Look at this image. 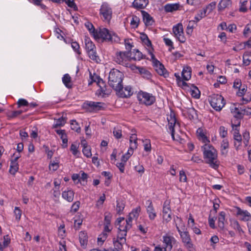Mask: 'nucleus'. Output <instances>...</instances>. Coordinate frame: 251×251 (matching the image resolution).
I'll list each match as a JSON object with an SVG mask.
<instances>
[{"mask_svg": "<svg viewBox=\"0 0 251 251\" xmlns=\"http://www.w3.org/2000/svg\"><path fill=\"white\" fill-rule=\"evenodd\" d=\"M137 147V142H136V139H134V142H133V144H131L130 146V147L127 151V152L126 154L129 155L130 157L133 153V151L134 149H136Z\"/></svg>", "mask_w": 251, "mask_h": 251, "instance_id": "51", "label": "nucleus"}, {"mask_svg": "<svg viewBox=\"0 0 251 251\" xmlns=\"http://www.w3.org/2000/svg\"><path fill=\"white\" fill-rule=\"evenodd\" d=\"M149 3V0H134L132 3V6L137 9H144Z\"/></svg>", "mask_w": 251, "mask_h": 251, "instance_id": "22", "label": "nucleus"}, {"mask_svg": "<svg viewBox=\"0 0 251 251\" xmlns=\"http://www.w3.org/2000/svg\"><path fill=\"white\" fill-rule=\"evenodd\" d=\"M66 122V121L65 118L63 117L59 118L56 120V123L53 125V127L57 128L59 126H62L65 124Z\"/></svg>", "mask_w": 251, "mask_h": 251, "instance_id": "42", "label": "nucleus"}, {"mask_svg": "<svg viewBox=\"0 0 251 251\" xmlns=\"http://www.w3.org/2000/svg\"><path fill=\"white\" fill-rule=\"evenodd\" d=\"M234 139V146L236 151H238L241 149L242 142V136L235 137L233 138Z\"/></svg>", "mask_w": 251, "mask_h": 251, "instance_id": "35", "label": "nucleus"}, {"mask_svg": "<svg viewBox=\"0 0 251 251\" xmlns=\"http://www.w3.org/2000/svg\"><path fill=\"white\" fill-rule=\"evenodd\" d=\"M242 118L234 117L231 121V126H240Z\"/></svg>", "mask_w": 251, "mask_h": 251, "instance_id": "56", "label": "nucleus"}, {"mask_svg": "<svg viewBox=\"0 0 251 251\" xmlns=\"http://www.w3.org/2000/svg\"><path fill=\"white\" fill-rule=\"evenodd\" d=\"M138 100L146 105H151L155 101V97L147 92H141L138 95Z\"/></svg>", "mask_w": 251, "mask_h": 251, "instance_id": "9", "label": "nucleus"}, {"mask_svg": "<svg viewBox=\"0 0 251 251\" xmlns=\"http://www.w3.org/2000/svg\"><path fill=\"white\" fill-rule=\"evenodd\" d=\"M179 3L167 4L164 6V10L167 12H172L179 9Z\"/></svg>", "mask_w": 251, "mask_h": 251, "instance_id": "26", "label": "nucleus"}, {"mask_svg": "<svg viewBox=\"0 0 251 251\" xmlns=\"http://www.w3.org/2000/svg\"><path fill=\"white\" fill-rule=\"evenodd\" d=\"M74 192L72 190L64 191L62 192V197L69 202H72L74 200Z\"/></svg>", "mask_w": 251, "mask_h": 251, "instance_id": "27", "label": "nucleus"}, {"mask_svg": "<svg viewBox=\"0 0 251 251\" xmlns=\"http://www.w3.org/2000/svg\"><path fill=\"white\" fill-rule=\"evenodd\" d=\"M143 21L146 26L152 25L154 23L152 17L146 11L142 10Z\"/></svg>", "mask_w": 251, "mask_h": 251, "instance_id": "21", "label": "nucleus"}, {"mask_svg": "<svg viewBox=\"0 0 251 251\" xmlns=\"http://www.w3.org/2000/svg\"><path fill=\"white\" fill-rule=\"evenodd\" d=\"M113 133L114 137L117 139H120L122 136V130L118 128L114 127Z\"/></svg>", "mask_w": 251, "mask_h": 251, "instance_id": "61", "label": "nucleus"}, {"mask_svg": "<svg viewBox=\"0 0 251 251\" xmlns=\"http://www.w3.org/2000/svg\"><path fill=\"white\" fill-rule=\"evenodd\" d=\"M97 36H94L95 39H101L105 41L116 42V39H119L118 37L114 34L112 35L110 31L105 28H100L99 30L97 31Z\"/></svg>", "mask_w": 251, "mask_h": 251, "instance_id": "6", "label": "nucleus"}, {"mask_svg": "<svg viewBox=\"0 0 251 251\" xmlns=\"http://www.w3.org/2000/svg\"><path fill=\"white\" fill-rule=\"evenodd\" d=\"M59 162L58 160L50 161L49 165L50 170H52V171H56L59 168Z\"/></svg>", "mask_w": 251, "mask_h": 251, "instance_id": "45", "label": "nucleus"}, {"mask_svg": "<svg viewBox=\"0 0 251 251\" xmlns=\"http://www.w3.org/2000/svg\"><path fill=\"white\" fill-rule=\"evenodd\" d=\"M231 112L234 114V117L242 118L244 115L246 110L245 109H239L235 107L234 109H232Z\"/></svg>", "mask_w": 251, "mask_h": 251, "instance_id": "30", "label": "nucleus"}, {"mask_svg": "<svg viewBox=\"0 0 251 251\" xmlns=\"http://www.w3.org/2000/svg\"><path fill=\"white\" fill-rule=\"evenodd\" d=\"M236 216L239 219L243 221L251 220V215L247 210H243L239 207H236Z\"/></svg>", "mask_w": 251, "mask_h": 251, "instance_id": "13", "label": "nucleus"}, {"mask_svg": "<svg viewBox=\"0 0 251 251\" xmlns=\"http://www.w3.org/2000/svg\"><path fill=\"white\" fill-rule=\"evenodd\" d=\"M170 119L168 118V123H169V128L171 131H175L174 127L176 125V119L174 115L172 116V114L170 115Z\"/></svg>", "mask_w": 251, "mask_h": 251, "instance_id": "33", "label": "nucleus"}, {"mask_svg": "<svg viewBox=\"0 0 251 251\" xmlns=\"http://www.w3.org/2000/svg\"><path fill=\"white\" fill-rule=\"evenodd\" d=\"M198 139L205 144H209L210 141L204 133L203 130L201 128H199L197 130Z\"/></svg>", "mask_w": 251, "mask_h": 251, "instance_id": "23", "label": "nucleus"}, {"mask_svg": "<svg viewBox=\"0 0 251 251\" xmlns=\"http://www.w3.org/2000/svg\"><path fill=\"white\" fill-rule=\"evenodd\" d=\"M84 104L86 108V106H88L93 110H100L103 109L102 105H104V103L100 102L87 101L84 103Z\"/></svg>", "mask_w": 251, "mask_h": 251, "instance_id": "20", "label": "nucleus"}, {"mask_svg": "<svg viewBox=\"0 0 251 251\" xmlns=\"http://www.w3.org/2000/svg\"><path fill=\"white\" fill-rule=\"evenodd\" d=\"M112 215L110 213L106 212L104 213V224L110 225Z\"/></svg>", "mask_w": 251, "mask_h": 251, "instance_id": "58", "label": "nucleus"}, {"mask_svg": "<svg viewBox=\"0 0 251 251\" xmlns=\"http://www.w3.org/2000/svg\"><path fill=\"white\" fill-rule=\"evenodd\" d=\"M203 158L206 163L211 168L216 170L218 168L220 162L218 160V154L216 150L209 144H205L202 147Z\"/></svg>", "mask_w": 251, "mask_h": 251, "instance_id": "1", "label": "nucleus"}, {"mask_svg": "<svg viewBox=\"0 0 251 251\" xmlns=\"http://www.w3.org/2000/svg\"><path fill=\"white\" fill-rule=\"evenodd\" d=\"M219 134L222 138H225L227 135V129L224 126H221L219 128Z\"/></svg>", "mask_w": 251, "mask_h": 251, "instance_id": "57", "label": "nucleus"}, {"mask_svg": "<svg viewBox=\"0 0 251 251\" xmlns=\"http://www.w3.org/2000/svg\"><path fill=\"white\" fill-rule=\"evenodd\" d=\"M231 4V0H221L218 4V9L219 10H223L230 6Z\"/></svg>", "mask_w": 251, "mask_h": 251, "instance_id": "28", "label": "nucleus"}, {"mask_svg": "<svg viewBox=\"0 0 251 251\" xmlns=\"http://www.w3.org/2000/svg\"><path fill=\"white\" fill-rule=\"evenodd\" d=\"M144 142V150L146 151L149 152L151 151V144L150 139H146L143 141Z\"/></svg>", "mask_w": 251, "mask_h": 251, "instance_id": "52", "label": "nucleus"}, {"mask_svg": "<svg viewBox=\"0 0 251 251\" xmlns=\"http://www.w3.org/2000/svg\"><path fill=\"white\" fill-rule=\"evenodd\" d=\"M148 52L151 56V58L156 72L159 75H163L165 77L168 76V74L167 73V71L165 68L164 65L155 58V55L153 54L151 50H148Z\"/></svg>", "mask_w": 251, "mask_h": 251, "instance_id": "8", "label": "nucleus"}, {"mask_svg": "<svg viewBox=\"0 0 251 251\" xmlns=\"http://www.w3.org/2000/svg\"><path fill=\"white\" fill-rule=\"evenodd\" d=\"M125 208V204L122 201H117L116 210L118 213H120Z\"/></svg>", "mask_w": 251, "mask_h": 251, "instance_id": "54", "label": "nucleus"}, {"mask_svg": "<svg viewBox=\"0 0 251 251\" xmlns=\"http://www.w3.org/2000/svg\"><path fill=\"white\" fill-rule=\"evenodd\" d=\"M85 50L87 52L89 51L92 50L93 49H96V47L94 44L92 42V41L88 38H86L85 39Z\"/></svg>", "mask_w": 251, "mask_h": 251, "instance_id": "34", "label": "nucleus"}, {"mask_svg": "<svg viewBox=\"0 0 251 251\" xmlns=\"http://www.w3.org/2000/svg\"><path fill=\"white\" fill-rule=\"evenodd\" d=\"M87 52L89 55V58L93 61L98 62L100 60L99 57L97 55L96 49H93L92 50H91V51H89Z\"/></svg>", "mask_w": 251, "mask_h": 251, "instance_id": "39", "label": "nucleus"}, {"mask_svg": "<svg viewBox=\"0 0 251 251\" xmlns=\"http://www.w3.org/2000/svg\"><path fill=\"white\" fill-rule=\"evenodd\" d=\"M205 16H206L205 11H203V10H201L199 11V13L198 14V15L195 16V20L197 23Z\"/></svg>", "mask_w": 251, "mask_h": 251, "instance_id": "63", "label": "nucleus"}, {"mask_svg": "<svg viewBox=\"0 0 251 251\" xmlns=\"http://www.w3.org/2000/svg\"><path fill=\"white\" fill-rule=\"evenodd\" d=\"M180 236L184 246L187 249L193 248V244L188 231H184Z\"/></svg>", "mask_w": 251, "mask_h": 251, "instance_id": "10", "label": "nucleus"}, {"mask_svg": "<svg viewBox=\"0 0 251 251\" xmlns=\"http://www.w3.org/2000/svg\"><path fill=\"white\" fill-rule=\"evenodd\" d=\"M83 154L87 157H90L92 156L90 148L88 146H84L82 149Z\"/></svg>", "mask_w": 251, "mask_h": 251, "instance_id": "59", "label": "nucleus"}, {"mask_svg": "<svg viewBox=\"0 0 251 251\" xmlns=\"http://www.w3.org/2000/svg\"><path fill=\"white\" fill-rule=\"evenodd\" d=\"M112 9L107 2H103L100 9V16L102 21L109 23L112 19Z\"/></svg>", "mask_w": 251, "mask_h": 251, "instance_id": "5", "label": "nucleus"}, {"mask_svg": "<svg viewBox=\"0 0 251 251\" xmlns=\"http://www.w3.org/2000/svg\"><path fill=\"white\" fill-rule=\"evenodd\" d=\"M20 157V155H17L14 159L11 161L9 172L12 175H14L19 170V164L17 160Z\"/></svg>", "mask_w": 251, "mask_h": 251, "instance_id": "18", "label": "nucleus"}, {"mask_svg": "<svg viewBox=\"0 0 251 251\" xmlns=\"http://www.w3.org/2000/svg\"><path fill=\"white\" fill-rule=\"evenodd\" d=\"M126 242H123L121 240H116L113 241L115 249L117 251H120V250H124V246H126V245L125 243Z\"/></svg>", "mask_w": 251, "mask_h": 251, "instance_id": "32", "label": "nucleus"}, {"mask_svg": "<svg viewBox=\"0 0 251 251\" xmlns=\"http://www.w3.org/2000/svg\"><path fill=\"white\" fill-rule=\"evenodd\" d=\"M185 115L191 120L196 119L198 117L197 110L193 107L187 108L185 111Z\"/></svg>", "mask_w": 251, "mask_h": 251, "instance_id": "25", "label": "nucleus"}, {"mask_svg": "<svg viewBox=\"0 0 251 251\" xmlns=\"http://www.w3.org/2000/svg\"><path fill=\"white\" fill-rule=\"evenodd\" d=\"M182 78L184 80H189L191 77V68L189 66H185L181 73Z\"/></svg>", "mask_w": 251, "mask_h": 251, "instance_id": "24", "label": "nucleus"}, {"mask_svg": "<svg viewBox=\"0 0 251 251\" xmlns=\"http://www.w3.org/2000/svg\"><path fill=\"white\" fill-rule=\"evenodd\" d=\"M173 32L179 41L181 43H184L185 41V38L183 35L182 25L181 24H178L173 27Z\"/></svg>", "mask_w": 251, "mask_h": 251, "instance_id": "11", "label": "nucleus"}, {"mask_svg": "<svg viewBox=\"0 0 251 251\" xmlns=\"http://www.w3.org/2000/svg\"><path fill=\"white\" fill-rule=\"evenodd\" d=\"M130 51H117L115 53L114 60L118 64L127 67L130 61Z\"/></svg>", "mask_w": 251, "mask_h": 251, "instance_id": "7", "label": "nucleus"}, {"mask_svg": "<svg viewBox=\"0 0 251 251\" xmlns=\"http://www.w3.org/2000/svg\"><path fill=\"white\" fill-rule=\"evenodd\" d=\"M116 92L119 96L121 98H128L133 94L132 88L129 86H126L124 88L122 85V87L120 90H116Z\"/></svg>", "mask_w": 251, "mask_h": 251, "instance_id": "15", "label": "nucleus"}, {"mask_svg": "<svg viewBox=\"0 0 251 251\" xmlns=\"http://www.w3.org/2000/svg\"><path fill=\"white\" fill-rule=\"evenodd\" d=\"M163 245L162 247L159 246L155 247L154 251H162L163 249L164 251H171L175 247L177 244L176 239L172 236L166 234L163 236Z\"/></svg>", "mask_w": 251, "mask_h": 251, "instance_id": "3", "label": "nucleus"}, {"mask_svg": "<svg viewBox=\"0 0 251 251\" xmlns=\"http://www.w3.org/2000/svg\"><path fill=\"white\" fill-rule=\"evenodd\" d=\"M30 2L33 3L34 5L39 6L42 9L45 10L47 6L41 3L42 0H28Z\"/></svg>", "mask_w": 251, "mask_h": 251, "instance_id": "55", "label": "nucleus"}, {"mask_svg": "<svg viewBox=\"0 0 251 251\" xmlns=\"http://www.w3.org/2000/svg\"><path fill=\"white\" fill-rule=\"evenodd\" d=\"M243 64L246 66H248L251 62V54L250 52H245L243 56Z\"/></svg>", "mask_w": 251, "mask_h": 251, "instance_id": "38", "label": "nucleus"}, {"mask_svg": "<svg viewBox=\"0 0 251 251\" xmlns=\"http://www.w3.org/2000/svg\"><path fill=\"white\" fill-rule=\"evenodd\" d=\"M62 81L66 87L70 88L72 87L71 78L69 74H65L62 78Z\"/></svg>", "mask_w": 251, "mask_h": 251, "instance_id": "36", "label": "nucleus"}, {"mask_svg": "<svg viewBox=\"0 0 251 251\" xmlns=\"http://www.w3.org/2000/svg\"><path fill=\"white\" fill-rule=\"evenodd\" d=\"M10 242V239L8 238V236H4L2 244L0 242V250H2L5 247H7Z\"/></svg>", "mask_w": 251, "mask_h": 251, "instance_id": "44", "label": "nucleus"}, {"mask_svg": "<svg viewBox=\"0 0 251 251\" xmlns=\"http://www.w3.org/2000/svg\"><path fill=\"white\" fill-rule=\"evenodd\" d=\"M146 204L148 205L146 207V211L148 214L149 218L150 220L151 221L154 220L157 215L154 208L152 201L151 200H148L146 201Z\"/></svg>", "mask_w": 251, "mask_h": 251, "instance_id": "14", "label": "nucleus"}, {"mask_svg": "<svg viewBox=\"0 0 251 251\" xmlns=\"http://www.w3.org/2000/svg\"><path fill=\"white\" fill-rule=\"evenodd\" d=\"M226 213L224 211H222L219 213L218 217V225L219 228L224 229L225 227Z\"/></svg>", "mask_w": 251, "mask_h": 251, "instance_id": "29", "label": "nucleus"}, {"mask_svg": "<svg viewBox=\"0 0 251 251\" xmlns=\"http://www.w3.org/2000/svg\"><path fill=\"white\" fill-rule=\"evenodd\" d=\"M90 77L91 80L88 83V85H91L93 82H97L98 85L100 87V91L102 93H104L105 90L102 87V85H100V82H102V84L104 85V81L103 80L100 78L99 75H96L95 74H94V75H92L91 73H90Z\"/></svg>", "mask_w": 251, "mask_h": 251, "instance_id": "16", "label": "nucleus"}, {"mask_svg": "<svg viewBox=\"0 0 251 251\" xmlns=\"http://www.w3.org/2000/svg\"><path fill=\"white\" fill-rule=\"evenodd\" d=\"M63 2L64 1L65 3L67 4V5L73 8L75 10H76L77 9V6L75 3L74 0H62Z\"/></svg>", "mask_w": 251, "mask_h": 251, "instance_id": "62", "label": "nucleus"}, {"mask_svg": "<svg viewBox=\"0 0 251 251\" xmlns=\"http://www.w3.org/2000/svg\"><path fill=\"white\" fill-rule=\"evenodd\" d=\"M193 89L191 90V94L192 97L198 99L200 97L201 93L198 88L193 85Z\"/></svg>", "mask_w": 251, "mask_h": 251, "instance_id": "46", "label": "nucleus"}, {"mask_svg": "<svg viewBox=\"0 0 251 251\" xmlns=\"http://www.w3.org/2000/svg\"><path fill=\"white\" fill-rule=\"evenodd\" d=\"M243 142L245 145V147H247L249 143V140L250 139V135L249 131L246 130L245 132L243 133Z\"/></svg>", "mask_w": 251, "mask_h": 251, "instance_id": "43", "label": "nucleus"}, {"mask_svg": "<svg viewBox=\"0 0 251 251\" xmlns=\"http://www.w3.org/2000/svg\"><path fill=\"white\" fill-rule=\"evenodd\" d=\"M71 129L75 130L76 132L79 133L81 131L80 127L79 126L76 120H72L71 123Z\"/></svg>", "mask_w": 251, "mask_h": 251, "instance_id": "47", "label": "nucleus"}, {"mask_svg": "<svg viewBox=\"0 0 251 251\" xmlns=\"http://www.w3.org/2000/svg\"><path fill=\"white\" fill-rule=\"evenodd\" d=\"M126 231H119L117 234V240H121L123 242H126Z\"/></svg>", "mask_w": 251, "mask_h": 251, "instance_id": "60", "label": "nucleus"}, {"mask_svg": "<svg viewBox=\"0 0 251 251\" xmlns=\"http://www.w3.org/2000/svg\"><path fill=\"white\" fill-rule=\"evenodd\" d=\"M22 113V110H18V111H13L9 112L7 114V116L9 119H13L17 117L19 115H20Z\"/></svg>", "mask_w": 251, "mask_h": 251, "instance_id": "49", "label": "nucleus"}, {"mask_svg": "<svg viewBox=\"0 0 251 251\" xmlns=\"http://www.w3.org/2000/svg\"><path fill=\"white\" fill-rule=\"evenodd\" d=\"M140 23V19L136 15H133L132 16V19L130 21V25L133 28H137Z\"/></svg>", "mask_w": 251, "mask_h": 251, "instance_id": "41", "label": "nucleus"}, {"mask_svg": "<svg viewBox=\"0 0 251 251\" xmlns=\"http://www.w3.org/2000/svg\"><path fill=\"white\" fill-rule=\"evenodd\" d=\"M119 225L118 229L121 231H126L131 227V224H126L125 222L124 218H119L117 220Z\"/></svg>", "mask_w": 251, "mask_h": 251, "instance_id": "17", "label": "nucleus"}, {"mask_svg": "<svg viewBox=\"0 0 251 251\" xmlns=\"http://www.w3.org/2000/svg\"><path fill=\"white\" fill-rule=\"evenodd\" d=\"M171 209L170 203L167 201H165L163 207V219L167 223L172 220Z\"/></svg>", "mask_w": 251, "mask_h": 251, "instance_id": "12", "label": "nucleus"}, {"mask_svg": "<svg viewBox=\"0 0 251 251\" xmlns=\"http://www.w3.org/2000/svg\"><path fill=\"white\" fill-rule=\"evenodd\" d=\"M124 74L118 70L112 69L109 75L108 83L115 91L120 90L122 87Z\"/></svg>", "mask_w": 251, "mask_h": 251, "instance_id": "2", "label": "nucleus"}, {"mask_svg": "<svg viewBox=\"0 0 251 251\" xmlns=\"http://www.w3.org/2000/svg\"><path fill=\"white\" fill-rule=\"evenodd\" d=\"M140 211L141 207L140 206H138L136 208L133 209V210L129 213V215L134 219H136L139 216Z\"/></svg>", "mask_w": 251, "mask_h": 251, "instance_id": "48", "label": "nucleus"}, {"mask_svg": "<svg viewBox=\"0 0 251 251\" xmlns=\"http://www.w3.org/2000/svg\"><path fill=\"white\" fill-rule=\"evenodd\" d=\"M197 22L195 20H192L189 21V24L187 27V33L189 34L190 32L191 33L192 32V30L195 27V25H196Z\"/></svg>", "mask_w": 251, "mask_h": 251, "instance_id": "53", "label": "nucleus"}, {"mask_svg": "<svg viewBox=\"0 0 251 251\" xmlns=\"http://www.w3.org/2000/svg\"><path fill=\"white\" fill-rule=\"evenodd\" d=\"M216 5L215 2H211L206 6V8L203 9V11H205L206 13L207 11H208V13H210L215 8Z\"/></svg>", "mask_w": 251, "mask_h": 251, "instance_id": "64", "label": "nucleus"}, {"mask_svg": "<svg viewBox=\"0 0 251 251\" xmlns=\"http://www.w3.org/2000/svg\"><path fill=\"white\" fill-rule=\"evenodd\" d=\"M209 101L211 106L215 110L219 111L225 105L224 98L220 95L213 94L209 97Z\"/></svg>", "mask_w": 251, "mask_h": 251, "instance_id": "4", "label": "nucleus"}, {"mask_svg": "<svg viewBox=\"0 0 251 251\" xmlns=\"http://www.w3.org/2000/svg\"><path fill=\"white\" fill-rule=\"evenodd\" d=\"M85 25L86 27V28L88 29L89 31L91 34H92L93 36H97V31L98 30L95 29L94 25L93 24L90 22H86L85 24Z\"/></svg>", "mask_w": 251, "mask_h": 251, "instance_id": "37", "label": "nucleus"}, {"mask_svg": "<svg viewBox=\"0 0 251 251\" xmlns=\"http://www.w3.org/2000/svg\"><path fill=\"white\" fill-rule=\"evenodd\" d=\"M79 241L81 246L84 247L87 243V236L86 233L84 231H81L79 234Z\"/></svg>", "mask_w": 251, "mask_h": 251, "instance_id": "31", "label": "nucleus"}, {"mask_svg": "<svg viewBox=\"0 0 251 251\" xmlns=\"http://www.w3.org/2000/svg\"><path fill=\"white\" fill-rule=\"evenodd\" d=\"M129 57L130 61L131 60L139 61L142 59L146 58L145 56L143 55L142 52L137 49L133 50L132 52L130 51V53H129Z\"/></svg>", "mask_w": 251, "mask_h": 251, "instance_id": "19", "label": "nucleus"}, {"mask_svg": "<svg viewBox=\"0 0 251 251\" xmlns=\"http://www.w3.org/2000/svg\"><path fill=\"white\" fill-rule=\"evenodd\" d=\"M107 237V234L105 232L101 233L98 238V243L99 245H102L105 241Z\"/></svg>", "mask_w": 251, "mask_h": 251, "instance_id": "50", "label": "nucleus"}, {"mask_svg": "<svg viewBox=\"0 0 251 251\" xmlns=\"http://www.w3.org/2000/svg\"><path fill=\"white\" fill-rule=\"evenodd\" d=\"M141 39L142 42L148 47H151V42L149 39L147 35L144 33L141 34Z\"/></svg>", "mask_w": 251, "mask_h": 251, "instance_id": "40", "label": "nucleus"}]
</instances>
